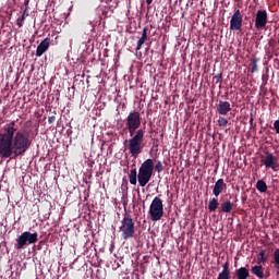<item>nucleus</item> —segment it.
I'll use <instances>...</instances> for the list:
<instances>
[{"mask_svg":"<svg viewBox=\"0 0 279 279\" xmlns=\"http://www.w3.org/2000/svg\"><path fill=\"white\" fill-rule=\"evenodd\" d=\"M137 179V170H131V173H129V182H131V185H136Z\"/></svg>","mask_w":279,"mask_h":279,"instance_id":"412c9836","label":"nucleus"},{"mask_svg":"<svg viewBox=\"0 0 279 279\" xmlns=\"http://www.w3.org/2000/svg\"><path fill=\"white\" fill-rule=\"evenodd\" d=\"M154 0H146V4L150 5Z\"/></svg>","mask_w":279,"mask_h":279,"instance_id":"f704fd0d","label":"nucleus"},{"mask_svg":"<svg viewBox=\"0 0 279 279\" xmlns=\"http://www.w3.org/2000/svg\"><path fill=\"white\" fill-rule=\"evenodd\" d=\"M257 62H258V59H256V57H254V59H252L251 61V73H255L258 71V66H257Z\"/></svg>","mask_w":279,"mask_h":279,"instance_id":"5701e85b","label":"nucleus"},{"mask_svg":"<svg viewBox=\"0 0 279 279\" xmlns=\"http://www.w3.org/2000/svg\"><path fill=\"white\" fill-rule=\"evenodd\" d=\"M155 171L158 172V173H160V172L163 171V166H162V162H161V161L156 162V165H155Z\"/></svg>","mask_w":279,"mask_h":279,"instance_id":"bb28decb","label":"nucleus"},{"mask_svg":"<svg viewBox=\"0 0 279 279\" xmlns=\"http://www.w3.org/2000/svg\"><path fill=\"white\" fill-rule=\"evenodd\" d=\"M120 232H122V239H132L135 234V223L129 214H124V218L120 221Z\"/></svg>","mask_w":279,"mask_h":279,"instance_id":"39448f33","label":"nucleus"},{"mask_svg":"<svg viewBox=\"0 0 279 279\" xmlns=\"http://www.w3.org/2000/svg\"><path fill=\"white\" fill-rule=\"evenodd\" d=\"M260 163L272 171H279L278 158L269 151H266L265 156L262 157Z\"/></svg>","mask_w":279,"mask_h":279,"instance_id":"0eeeda50","label":"nucleus"},{"mask_svg":"<svg viewBox=\"0 0 279 279\" xmlns=\"http://www.w3.org/2000/svg\"><path fill=\"white\" fill-rule=\"evenodd\" d=\"M217 279H231V272L220 271Z\"/></svg>","mask_w":279,"mask_h":279,"instance_id":"393cba45","label":"nucleus"},{"mask_svg":"<svg viewBox=\"0 0 279 279\" xmlns=\"http://www.w3.org/2000/svg\"><path fill=\"white\" fill-rule=\"evenodd\" d=\"M50 37H46V39H44L39 46H37V51H36V56L38 58L43 57V54L49 49L50 47Z\"/></svg>","mask_w":279,"mask_h":279,"instance_id":"9b49d317","label":"nucleus"},{"mask_svg":"<svg viewBox=\"0 0 279 279\" xmlns=\"http://www.w3.org/2000/svg\"><path fill=\"white\" fill-rule=\"evenodd\" d=\"M141 124L142 118L140 112L132 111L129 113V117H126V129L132 137L129 140V151L135 159L143 153L142 144L144 142L145 131L140 129Z\"/></svg>","mask_w":279,"mask_h":279,"instance_id":"f03ea898","label":"nucleus"},{"mask_svg":"<svg viewBox=\"0 0 279 279\" xmlns=\"http://www.w3.org/2000/svg\"><path fill=\"white\" fill-rule=\"evenodd\" d=\"M245 201H246V197H243V198H242V202H245Z\"/></svg>","mask_w":279,"mask_h":279,"instance_id":"4c0bfd02","label":"nucleus"},{"mask_svg":"<svg viewBox=\"0 0 279 279\" xmlns=\"http://www.w3.org/2000/svg\"><path fill=\"white\" fill-rule=\"evenodd\" d=\"M148 215L151 221H159L165 215V208L162 199L159 197H154L149 205Z\"/></svg>","mask_w":279,"mask_h":279,"instance_id":"20e7f679","label":"nucleus"},{"mask_svg":"<svg viewBox=\"0 0 279 279\" xmlns=\"http://www.w3.org/2000/svg\"><path fill=\"white\" fill-rule=\"evenodd\" d=\"M256 190L259 191L260 193H266L268 190V186L265 181L259 180L256 182Z\"/></svg>","mask_w":279,"mask_h":279,"instance_id":"4be33fe9","label":"nucleus"},{"mask_svg":"<svg viewBox=\"0 0 279 279\" xmlns=\"http://www.w3.org/2000/svg\"><path fill=\"white\" fill-rule=\"evenodd\" d=\"M28 244H35L38 241V233H31L28 231L23 233Z\"/></svg>","mask_w":279,"mask_h":279,"instance_id":"dca6fc26","label":"nucleus"},{"mask_svg":"<svg viewBox=\"0 0 279 279\" xmlns=\"http://www.w3.org/2000/svg\"><path fill=\"white\" fill-rule=\"evenodd\" d=\"M262 80H263V82H265V83L268 81V78L265 77V75L262 76Z\"/></svg>","mask_w":279,"mask_h":279,"instance_id":"c9c22d12","label":"nucleus"},{"mask_svg":"<svg viewBox=\"0 0 279 279\" xmlns=\"http://www.w3.org/2000/svg\"><path fill=\"white\" fill-rule=\"evenodd\" d=\"M16 248L17 250H22V248H25V246L28 244V241L27 239L25 238V235L22 233V235H20L17 239H16Z\"/></svg>","mask_w":279,"mask_h":279,"instance_id":"a211bd4d","label":"nucleus"},{"mask_svg":"<svg viewBox=\"0 0 279 279\" xmlns=\"http://www.w3.org/2000/svg\"><path fill=\"white\" fill-rule=\"evenodd\" d=\"M231 110V104L228 101H219L216 106V111L219 116H227Z\"/></svg>","mask_w":279,"mask_h":279,"instance_id":"1a4fd4ad","label":"nucleus"},{"mask_svg":"<svg viewBox=\"0 0 279 279\" xmlns=\"http://www.w3.org/2000/svg\"><path fill=\"white\" fill-rule=\"evenodd\" d=\"M251 277L250 269L246 267H240L234 270L232 279H248Z\"/></svg>","mask_w":279,"mask_h":279,"instance_id":"9d476101","label":"nucleus"},{"mask_svg":"<svg viewBox=\"0 0 279 279\" xmlns=\"http://www.w3.org/2000/svg\"><path fill=\"white\" fill-rule=\"evenodd\" d=\"M221 272L231 274L229 260H227V262L222 265V270H221Z\"/></svg>","mask_w":279,"mask_h":279,"instance_id":"a878e982","label":"nucleus"},{"mask_svg":"<svg viewBox=\"0 0 279 279\" xmlns=\"http://www.w3.org/2000/svg\"><path fill=\"white\" fill-rule=\"evenodd\" d=\"M213 82L216 84L222 83V74H216L215 77H213Z\"/></svg>","mask_w":279,"mask_h":279,"instance_id":"c85d7f7f","label":"nucleus"},{"mask_svg":"<svg viewBox=\"0 0 279 279\" xmlns=\"http://www.w3.org/2000/svg\"><path fill=\"white\" fill-rule=\"evenodd\" d=\"M253 122H254V119H253V118H251V119H250V123H251V124H253Z\"/></svg>","mask_w":279,"mask_h":279,"instance_id":"e433bc0d","label":"nucleus"},{"mask_svg":"<svg viewBox=\"0 0 279 279\" xmlns=\"http://www.w3.org/2000/svg\"><path fill=\"white\" fill-rule=\"evenodd\" d=\"M32 144L31 133L26 130H19L15 121H11L0 132V158L23 157Z\"/></svg>","mask_w":279,"mask_h":279,"instance_id":"f257e3e1","label":"nucleus"},{"mask_svg":"<svg viewBox=\"0 0 279 279\" xmlns=\"http://www.w3.org/2000/svg\"><path fill=\"white\" fill-rule=\"evenodd\" d=\"M24 5H25L26 8H28V5H29V0H25V1H24Z\"/></svg>","mask_w":279,"mask_h":279,"instance_id":"72a5a7b5","label":"nucleus"},{"mask_svg":"<svg viewBox=\"0 0 279 279\" xmlns=\"http://www.w3.org/2000/svg\"><path fill=\"white\" fill-rule=\"evenodd\" d=\"M268 24V13L265 9H259L255 14L254 27L257 31L265 29Z\"/></svg>","mask_w":279,"mask_h":279,"instance_id":"423d86ee","label":"nucleus"},{"mask_svg":"<svg viewBox=\"0 0 279 279\" xmlns=\"http://www.w3.org/2000/svg\"><path fill=\"white\" fill-rule=\"evenodd\" d=\"M272 264L279 275V248L275 250L272 253Z\"/></svg>","mask_w":279,"mask_h":279,"instance_id":"6ab92c4d","label":"nucleus"},{"mask_svg":"<svg viewBox=\"0 0 279 279\" xmlns=\"http://www.w3.org/2000/svg\"><path fill=\"white\" fill-rule=\"evenodd\" d=\"M25 20H26V17H24V16L22 15V17H19V19H17L16 25H17L20 28H22L23 25H24Z\"/></svg>","mask_w":279,"mask_h":279,"instance_id":"cd10ccee","label":"nucleus"},{"mask_svg":"<svg viewBox=\"0 0 279 279\" xmlns=\"http://www.w3.org/2000/svg\"><path fill=\"white\" fill-rule=\"evenodd\" d=\"M234 204L231 201H223L219 208V214H230L233 209Z\"/></svg>","mask_w":279,"mask_h":279,"instance_id":"ddd939ff","label":"nucleus"},{"mask_svg":"<svg viewBox=\"0 0 279 279\" xmlns=\"http://www.w3.org/2000/svg\"><path fill=\"white\" fill-rule=\"evenodd\" d=\"M267 252L265 250H262L257 255V264L265 265L268 260V256L266 255Z\"/></svg>","mask_w":279,"mask_h":279,"instance_id":"aec40b11","label":"nucleus"},{"mask_svg":"<svg viewBox=\"0 0 279 279\" xmlns=\"http://www.w3.org/2000/svg\"><path fill=\"white\" fill-rule=\"evenodd\" d=\"M219 205L220 204H219L218 198H210L208 202V206H207L208 211H210V213L216 211L219 208Z\"/></svg>","mask_w":279,"mask_h":279,"instance_id":"f3484780","label":"nucleus"},{"mask_svg":"<svg viewBox=\"0 0 279 279\" xmlns=\"http://www.w3.org/2000/svg\"><path fill=\"white\" fill-rule=\"evenodd\" d=\"M225 189H227V184L225 183V180L223 179L217 180L213 189V195L218 197L223 192Z\"/></svg>","mask_w":279,"mask_h":279,"instance_id":"f8f14e48","label":"nucleus"},{"mask_svg":"<svg viewBox=\"0 0 279 279\" xmlns=\"http://www.w3.org/2000/svg\"><path fill=\"white\" fill-rule=\"evenodd\" d=\"M229 121L228 119L223 118V117H220L218 119V126L220 128H226L228 125Z\"/></svg>","mask_w":279,"mask_h":279,"instance_id":"b1692460","label":"nucleus"},{"mask_svg":"<svg viewBox=\"0 0 279 279\" xmlns=\"http://www.w3.org/2000/svg\"><path fill=\"white\" fill-rule=\"evenodd\" d=\"M28 10H29V7H26V8L24 9L23 15H22L24 19H26V17L29 16V11H28Z\"/></svg>","mask_w":279,"mask_h":279,"instance_id":"7c9ffc66","label":"nucleus"},{"mask_svg":"<svg viewBox=\"0 0 279 279\" xmlns=\"http://www.w3.org/2000/svg\"><path fill=\"white\" fill-rule=\"evenodd\" d=\"M131 170H137V169H136V162H134V163L131 165Z\"/></svg>","mask_w":279,"mask_h":279,"instance_id":"473e14b6","label":"nucleus"},{"mask_svg":"<svg viewBox=\"0 0 279 279\" xmlns=\"http://www.w3.org/2000/svg\"><path fill=\"white\" fill-rule=\"evenodd\" d=\"M56 120H57V118L54 116H52L49 118L48 122H49V124H52L56 122Z\"/></svg>","mask_w":279,"mask_h":279,"instance_id":"2f4dec72","label":"nucleus"},{"mask_svg":"<svg viewBox=\"0 0 279 279\" xmlns=\"http://www.w3.org/2000/svg\"><path fill=\"white\" fill-rule=\"evenodd\" d=\"M243 27V15L240 9H236L234 13L231 15L230 20V31L238 32Z\"/></svg>","mask_w":279,"mask_h":279,"instance_id":"6e6552de","label":"nucleus"},{"mask_svg":"<svg viewBox=\"0 0 279 279\" xmlns=\"http://www.w3.org/2000/svg\"><path fill=\"white\" fill-rule=\"evenodd\" d=\"M155 169L154 160L147 159L140 166V171L137 172V182L140 186L145 187L153 178Z\"/></svg>","mask_w":279,"mask_h":279,"instance_id":"7ed1b4c3","label":"nucleus"},{"mask_svg":"<svg viewBox=\"0 0 279 279\" xmlns=\"http://www.w3.org/2000/svg\"><path fill=\"white\" fill-rule=\"evenodd\" d=\"M264 267L260 265H255L251 268V274L256 276L258 279L265 278Z\"/></svg>","mask_w":279,"mask_h":279,"instance_id":"4468645a","label":"nucleus"},{"mask_svg":"<svg viewBox=\"0 0 279 279\" xmlns=\"http://www.w3.org/2000/svg\"><path fill=\"white\" fill-rule=\"evenodd\" d=\"M147 38H148V28L144 27V29L142 31V37H140V40H137V48H135V50L140 51L143 45L146 43Z\"/></svg>","mask_w":279,"mask_h":279,"instance_id":"2eb2a0df","label":"nucleus"},{"mask_svg":"<svg viewBox=\"0 0 279 279\" xmlns=\"http://www.w3.org/2000/svg\"><path fill=\"white\" fill-rule=\"evenodd\" d=\"M274 130H275L276 134H279V120H276L274 122Z\"/></svg>","mask_w":279,"mask_h":279,"instance_id":"c756f323","label":"nucleus"}]
</instances>
